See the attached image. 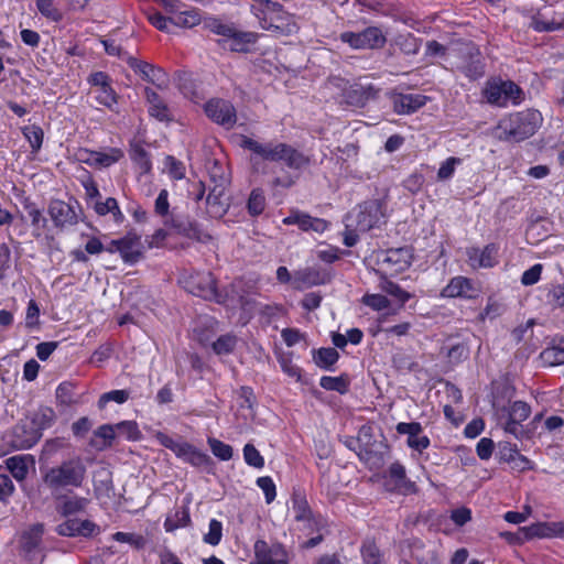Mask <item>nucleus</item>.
I'll return each instance as SVG.
<instances>
[{"label":"nucleus","instance_id":"a19ab883","mask_svg":"<svg viewBox=\"0 0 564 564\" xmlns=\"http://www.w3.org/2000/svg\"><path fill=\"white\" fill-rule=\"evenodd\" d=\"M191 522L189 512L186 508L176 510L173 516H170L164 521V529L166 532H173L178 528H184Z\"/></svg>","mask_w":564,"mask_h":564},{"label":"nucleus","instance_id":"7ed1b4c3","mask_svg":"<svg viewBox=\"0 0 564 564\" xmlns=\"http://www.w3.org/2000/svg\"><path fill=\"white\" fill-rule=\"evenodd\" d=\"M451 70L459 73L470 82L482 78L486 74L485 58L479 47L473 42L456 45L447 54Z\"/></svg>","mask_w":564,"mask_h":564},{"label":"nucleus","instance_id":"58836bf2","mask_svg":"<svg viewBox=\"0 0 564 564\" xmlns=\"http://www.w3.org/2000/svg\"><path fill=\"white\" fill-rule=\"evenodd\" d=\"M237 343V336L232 333H227L225 335L219 336L215 341H213L212 348L214 352L218 356L229 355L235 350Z\"/></svg>","mask_w":564,"mask_h":564},{"label":"nucleus","instance_id":"473e14b6","mask_svg":"<svg viewBox=\"0 0 564 564\" xmlns=\"http://www.w3.org/2000/svg\"><path fill=\"white\" fill-rule=\"evenodd\" d=\"M59 499H62V503L58 507V511L65 517L84 511L89 503L87 498L78 496H64L62 494Z\"/></svg>","mask_w":564,"mask_h":564},{"label":"nucleus","instance_id":"e433bc0d","mask_svg":"<svg viewBox=\"0 0 564 564\" xmlns=\"http://www.w3.org/2000/svg\"><path fill=\"white\" fill-rule=\"evenodd\" d=\"M94 209L99 216L111 214L116 223H122L124 219V216L119 208L118 202L113 197H108L105 202H96Z\"/></svg>","mask_w":564,"mask_h":564},{"label":"nucleus","instance_id":"864d4df0","mask_svg":"<svg viewBox=\"0 0 564 564\" xmlns=\"http://www.w3.org/2000/svg\"><path fill=\"white\" fill-rule=\"evenodd\" d=\"M530 405L523 401H514L508 410L509 417L521 423L530 416Z\"/></svg>","mask_w":564,"mask_h":564},{"label":"nucleus","instance_id":"bb28decb","mask_svg":"<svg viewBox=\"0 0 564 564\" xmlns=\"http://www.w3.org/2000/svg\"><path fill=\"white\" fill-rule=\"evenodd\" d=\"M259 39L258 33L250 31H238L234 28L228 41L230 42L229 48L237 53H248L250 46L256 44Z\"/></svg>","mask_w":564,"mask_h":564},{"label":"nucleus","instance_id":"b1692460","mask_svg":"<svg viewBox=\"0 0 564 564\" xmlns=\"http://www.w3.org/2000/svg\"><path fill=\"white\" fill-rule=\"evenodd\" d=\"M293 510L296 521L314 522L317 525V531H324L327 527V520L321 514H314L308 506L305 497L301 495L293 496Z\"/></svg>","mask_w":564,"mask_h":564},{"label":"nucleus","instance_id":"423d86ee","mask_svg":"<svg viewBox=\"0 0 564 564\" xmlns=\"http://www.w3.org/2000/svg\"><path fill=\"white\" fill-rule=\"evenodd\" d=\"M155 438L162 446L171 449L177 458L194 467L208 469L213 465V460L208 454L187 442H177L162 432H158Z\"/></svg>","mask_w":564,"mask_h":564},{"label":"nucleus","instance_id":"1a4fd4ad","mask_svg":"<svg viewBox=\"0 0 564 564\" xmlns=\"http://www.w3.org/2000/svg\"><path fill=\"white\" fill-rule=\"evenodd\" d=\"M412 252L409 247L390 248L376 253L379 271L387 274H398L405 271L412 262Z\"/></svg>","mask_w":564,"mask_h":564},{"label":"nucleus","instance_id":"f704fd0d","mask_svg":"<svg viewBox=\"0 0 564 564\" xmlns=\"http://www.w3.org/2000/svg\"><path fill=\"white\" fill-rule=\"evenodd\" d=\"M349 377L347 375H340L338 377L323 376L319 380V386L327 391H336L340 394H345L349 390Z\"/></svg>","mask_w":564,"mask_h":564},{"label":"nucleus","instance_id":"2eb2a0df","mask_svg":"<svg viewBox=\"0 0 564 564\" xmlns=\"http://www.w3.org/2000/svg\"><path fill=\"white\" fill-rule=\"evenodd\" d=\"M256 563L251 564H289L288 552L281 543L269 545L263 540L254 543Z\"/></svg>","mask_w":564,"mask_h":564},{"label":"nucleus","instance_id":"5fc2aeb1","mask_svg":"<svg viewBox=\"0 0 564 564\" xmlns=\"http://www.w3.org/2000/svg\"><path fill=\"white\" fill-rule=\"evenodd\" d=\"M164 165L167 169L169 175L176 181L185 177V165L182 161L176 160L173 155H166Z\"/></svg>","mask_w":564,"mask_h":564},{"label":"nucleus","instance_id":"9d476101","mask_svg":"<svg viewBox=\"0 0 564 564\" xmlns=\"http://www.w3.org/2000/svg\"><path fill=\"white\" fill-rule=\"evenodd\" d=\"M348 216H352L356 229L359 232H367L386 221L383 205L378 199L364 202L356 212L348 214Z\"/></svg>","mask_w":564,"mask_h":564},{"label":"nucleus","instance_id":"8fccbe9b","mask_svg":"<svg viewBox=\"0 0 564 564\" xmlns=\"http://www.w3.org/2000/svg\"><path fill=\"white\" fill-rule=\"evenodd\" d=\"M96 100L99 105L107 107L110 110L115 109L117 105V94L113 88L108 85L104 88H98L96 90Z\"/></svg>","mask_w":564,"mask_h":564},{"label":"nucleus","instance_id":"5701e85b","mask_svg":"<svg viewBox=\"0 0 564 564\" xmlns=\"http://www.w3.org/2000/svg\"><path fill=\"white\" fill-rule=\"evenodd\" d=\"M99 530L98 525L89 520L68 519L58 524L56 532L63 536H91Z\"/></svg>","mask_w":564,"mask_h":564},{"label":"nucleus","instance_id":"20e7f679","mask_svg":"<svg viewBox=\"0 0 564 564\" xmlns=\"http://www.w3.org/2000/svg\"><path fill=\"white\" fill-rule=\"evenodd\" d=\"M542 122V116L538 110H524L510 115L500 121L498 129L500 139L520 142L533 135Z\"/></svg>","mask_w":564,"mask_h":564},{"label":"nucleus","instance_id":"39448f33","mask_svg":"<svg viewBox=\"0 0 564 564\" xmlns=\"http://www.w3.org/2000/svg\"><path fill=\"white\" fill-rule=\"evenodd\" d=\"M482 97L495 107L518 106L524 100L523 89L510 79L490 77L482 88Z\"/></svg>","mask_w":564,"mask_h":564},{"label":"nucleus","instance_id":"37998d69","mask_svg":"<svg viewBox=\"0 0 564 564\" xmlns=\"http://www.w3.org/2000/svg\"><path fill=\"white\" fill-rule=\"evenodd\" d=\"M122 156V151L117 148H111L109 152L96 151L94 167H109Z\"/></svg>","mask_w":564,"mask_h":564},{"label":"nucleus","instance_id":"69168bd1","mask_svg":"<svg viewBox=\"0 0 564 564\" xmlns=\"http://www.w3.org/2000/svg\"><path fill=\"white\" fill-rule=\"evenodd\" d=\"M345 232H344V245L346 247H354L358 242V231L356 224L352 220V216H346Z\"/></svg>","mask_w":564,"mask_h":564},{"label":"nucleus","instance_id":"4be33fe9","mask_svg":"<svg viewBox=\"0 0 564 564\" xmlns=\"http://www.w3.org/2000/svg\"><path fill=\"white\" fill-rule=\"evenodd\" d=\"M284 225H295L303 231H315V232H324L328 224L326 220L322 218L312 217L308 214L294 210L283 219Z\"/></svg>","mask_w":564,"mask_h":564},{"label":"nucleus","instance_id":"ea45409f","mask_svg":"<svg viewBox=\"0 0 564 564\" xmlns=\"http://www.w3.org/2000/svg\"><path fill=\"white\" fill-rule=\"evenodd\" d=\"M380 289L387 294L395 297L402 304L408 302L411 297L410 293L401 289L399 284L390 281L386 274L380 278Z\"/></svg>","mask_w":564,"mask_h":564},{"label":"nucleus","instance_id":"4468645a","mask_svg":"<svg viewBox=\"0 0 564 564\" xmlns=\"http://www.w3.org/2000/svg\"><path fill=\"white\" fill-rule=\"evenodd\" d=\"M76 207H78L77 203L75 206L61 199H52L48 204L47 213L55 227L64 229L78 223Z\"/></svg>","mask_w":564,"mask_h":564},{"label":"nucleus","instance_id":"774afa93","mask_svg":"<svg viewBox=\"0 0 564 564\" xmlns=\"http://www.w3.org/2000/svg\"><path fill=\"white\" fill-rule=\"evenodd\" d=\"M362 302L376 311L386 310L390 306V301L381 294H366Z\"/></svg>","mask_w":564,"mask_h":564},{"label":"nucleus","instance_id":"72a5a7b5","mask_svg":"<svg viewBox=\"0 0 564 564\" xmlns=\"http://www.w3.org/2000/svg\"><path fill=\"white\" fill-rule=\"evenodd\" d=\"M339 354L335 348H319L313 350V360L317 367L325 370H333V366L338 361Z\"/></svg>","mask_w":564,"mask_h":564},{"label":"nucleus","instance_id":"c03bdc74","mask_svg":"<svg viewBox=\"0 0 564 564\" xmlns=\"http://www.w3.org/2000/svg\"><path fill=\"white\" fill-rule=\"evenodd\" d=\"M115 425L117 436L124 437L128 441H138L141 438V432L135 421H122Z\"/></svg>","mask_w":564,"mask_h":564},{"label":"nucleus","instance_id":"f03ea898","mask_svg":"<svg viewBox=\"0 0 564 564\" xmlns=\"http://www.w3.org/2000/svg\"><path fill=\"white\" fill-rule=\"evenodd\" d=\"M240 147L270 162H283L289 169L300 171L311 164L310 156L284 142L260 143L249 137L241 138Z\"/></svg>","mask_w":564,"mask_h":564},{"label":"nucleus","instance_id":"09e8293b","mask_svg":"<svg viewBox=\"0 0 564 564\" xmlns=\"http://www.w3.org/2000/svg\"><path fill=\"white\" fill-rule=\"evenodd\" d=\"M24 209L28 217L31 220V225L37 229H44L47 224V219L43 216L42 210L32 202L24 204Z\"/></svg>","mask_w":564,"mask_h":564},{"label":"nucleus","instance_id":"393cba45","mask_svg":"<svg viewBox=\"0 0 564 564\" xmlns=\"http://www.w3.org/2000/svg\"><path fill=\"white\" fill-rule=\"evenodd\" d=\"M427 97L421 94H395L392 96V106L398 115H410L423 107Z\"/></svg>","mask_w":564,"mask_h":564},{"label":"nucleus","instance_id":"aec40b11","mask_svg":"<svg viewBox=\"0 0 564 564\" xmlns=\"http://www.w3.org/2000/svg\"><path fill=\"white\" fill-rule=\"evenodd\" d=\"M119 254L124 263L133 265L143 258L141 237L129 232L120 238Z\"/></svg>","mask_w":564,"mask_h":564},{"label":"nucleus","instance_id":"6e6552de","mask_svg":"<svg viewBox=\"0 0 564 564\" xmlns=\"http://www.w3.org/2000/svg\"><path fill=\"white\" fill-rule=\"evenodd\" d=\"M180 283L188 293L195 296L220 302L216 280L210 272L183 273Z\"/></svg>","mask_w":564,"mask_h":564},{"label":"nucleus","instance_id":"f257e3e1","mask_svg":"<svg viewBox=\"0 0 564 564\" xmlns=\"http://www.w3.org/2000/svg\"><path fill=\"white\" fill-rule=\"evenodd\" d=\"M86 478L87 467L78 456L48 468L42 476L43 484L56 499H59L64 492L80 488Z\"/></svg>","mask_w":564,"mask_h":564},{"label":"nucleus","instance_id":"0e129e2a","mask_svg":"<svg viewBox=\"0 0 564 564\" xmlns=\"http://www.w3.org/2000/svg\"><path fill=\"white\" fill-rule=\"evenodd\" d=\"M154 212L156 215L163 217L164 219H166L171 215L167 189L163 188L160 191L155 199Z\"/></svg>","mask_w":564,"mask_h":564},{"label":"nucleus","instance_id":"de8ad7c7","mask_svg":"<svg viewBox=\"0 0 564 564\" xmlns=\"http://www.w3.org/2000/svg\"><path fill=\"white\" fill-rule=\"evenodd\" d=\"M15 487L11 477L6 473L4 467L0 465V501L8 503Z\"/></svg>","mask_w":564,"mask_h":564},{"label":"nucleus","instance_id":"49530a36","mask_svg":"<svg viewBox=\"0 0 564 564\" xmlns=\"http://www.w3.org/2000/svg\"><path fill=\"white\" fill-rule=\"evenodd\" d=\"M200 22L198 10L182 11L173 18V24L183 28H193Z\"/></svg>","mask_w":564,"mask_h":564},{"label":"nucleus","instance_id":"e2e57ef3","mask_svg":"<svg viewBox=\"0 0 564 564\" xmlns=\"http://www.w3.org/2000/svg\"><path fill=\"white\" fill-rule=\"evenodd\" d=\"M56 400L62 405H70L74 403V387L69 382H62L56 389Z\"/></svg>","mask_w":564,"mask_h":564},{"label":"nucleus","instance_id":"bf43d9fd","mask_svg":"<svg viewBox=\"0 0 564 564\" xmlns=\"http://www.w3.org/2000/svg\"><path fill=\"white\" fill-rule=\"evenodd\" d=\"M245 462L254 468H262L264 466V458L260 452L252 445L246 444L243 447Z\"/></svg>","mask_w":564,"mask_h":564},{"label":"nucleus","instance_id":"6ab92c4d","mask_svg":"<svg viewBox=\"0 0 564 564\" xmlns=\"http://www.w3.org/2000/svg\"><path fill=\"white\" fill-rule=\"evenodd\" d=\"M498 246L496 243H488L482 249L477 247L468 248L466 251L468 262L474 269L494 268L497 263Z\"/></svg>","mask_w":564,"mask_h":564},{"label":"nucleus","instance_id":"ddd939ff","mask_svg":"<svg viewBox=\"0 0 564 564\" xmlns=\"http://www.w3.org/2000/svg\"><path fill=\"white\" fill-rule=\"evenodd\" d=\"M205 112L209 119L226 129H231L237 121L234 105L224 99H210L207 101Z\"/></svg>","mask_w":564,"mask_h":564},{"label":"nucleus","instance_id":"052dcab7","mask_svg":"<svg viewBox=\"0 0 564 564\" xmlns=\"http://www.w3.org/2000/svg\"><path fill=\"white\" fill-rule=\"evenodd\" d=\"M208 174L215 186H226L229 182L225 167L218 161L213 162L208 169Z\"/></svg>","mask_w":564,"mask_h":564},{"label":"nucleus","instance_id":"2f4dec72","mask_svg":"<svg viewBox=\"0 0 564 564\" xmlns=\"http://www.w3.org/2000/svg\"><path fill=\"white\" fill-rule=\"evenodd\" d=\"M225 186H214L206 197L209 213L214 217H221L227 212V205L223 202Z\"/></svg>","mask_w":564,"mask_h":564},{"label":"nucleus","instance_id":"c756f323","mask_svg":"<svg viewBox=\"0 0 564 564\" xmlns=\"http://www.w3.org/2000/svg\"><path fill=\"white\" fill-rule=\"evenodd\" d=\"M30 455H15L6 459L4 470H9L12 477L18 481H23L29 474V463H33Z\"/></svg>","mask_w":564,"mask_h":564},{"label":"nucleus","instance_id":"a878e982","mask_svg":"<svg viewBox=\"0 0 564 564\" xmlns=\"http://www.w3.org/2000/svg\"><path fill=\"white\" fill-rule=\"evenodd\" d=\"M13 445L17 448H31L41 438V433L34 426V423H21L13 430Z\"/></svg>","mask_w":564,"mask_h":564},{"label":"nucleus","instance_id":"4d7b16f0","mask_svg":"<svg viewBox=\"0 0 564 564\" xmlns=\"http://www.w3.org/2000/svg\"><path fill=\"white\" fill-rule=\"evenodd\" d=\"M223 536V524L216 519H212L209 522L208 532L204 535L203 540L209 545H218Z\"/></svg>","mask_w":564,"mask_h":564},{"label":"nucleus","instance_id":"f3484780","mask_svg":"<svg viewBox=\"0 0 564 564\" xmlns=\"http://www.w3.org/2000/svg\"><path fill=\"white\" fill-rule=\"evenodd\" d=\"M128 65L140 76L143 80L151 83L159 88L167 85V76L160 67H155L147 62L138 61L135 57H127Z\"/></svg>","mask_w":564,"mask_h":564},{"label":"nucleus","instance_id":"cd10ccee","mask_svg":"<svg viewBox=\"0 0 564 564\" xmlns=\"http://www.w3.org/2000/svg\"><path fill=\"white\" fill-rule=\"evenodd\" d=\"M145 98L149 104V115L159 121L172 120L170 109L164 100L150 87L144 89Z\"/></svg>","mask_w":564,"mask_h":564},{"label":"nucleus","instance_id":"79ce46f5","mask_svg":"<svg viewBox=\"0 0 564 564\" xmlns=\"http://www.w3.org/2000/svg\"><path fill=\"white\" fill-rule=\"evenodd\" d=\"M24 138L29 141L32 152H37L42 148L44 132L41 127L30 124L22 128Z\"/></svg>","mask_w":564,"mask_h":564},{"label":"nucleus","instance_id":"0eeeda50","mask_svg":"<svg viewBox=\"0 0 564 564\" xmlns=\"http://www.w3.org/2000/svg\"><path fill=\"white\" fill-rule=\"evenodd\" d=\"M254 15L263 30L278 35H291L297 31V25L293 18L283 10L281 3H279V10L276 11H267V7L256 9Z\"/></svg>","mask_w":564,"mask_h":564},{"label":"nucleus","instance_id":"c85d7f7f","mask_svg":"<svg viewBox=\"0 0 564 564\" xmlns=\"http://www.w3.org/2000/svg\"><path fill=\"white\" fill-rule=\"evenodd\" d=\"M530 28L536 32H554L564 28V18L550 17L546 12H538L532 17Z\"/></svg>","mask_w":564,"mask_h":564},{"label":"nucleus","instance_id":"dca6fc26","mask_svg":"<svg viewBox=\"0 0 564 564\" xmlns=\"http://www.w3.org/2000/svg\"><path fill=\"white\" fill-rule=\"evenodd\" d=\"M379 89L372 84L355 83L347 88H344L345 102L352 107L362 108L370 100L377 98Z\"/></svg>","mask_w":564,"mask_h":564},{"label":"nucleus","instance_id":"f8f14e48","mask_svg":"<svg viewBox=\"0 0 564 564\" xmlns=\"http://www.w3.org/2000/svg\"><path fill=\"white\" fill-rule=\"evenodd\" d=\"M163 223L166 227L172 228L186 238L199 242H207L212 239L210 235L205 232L197 221L187 216L172 213Z\"/></svg>","mask_w":564,"mask_h":564},{"label":"nucleus","instance_id":"a18cd8bd","mask_svg":"<svg viewBox=\"0 0 564 564\" xmlns=\"http://www.w3.org/2000/svg\"><path fill=\"white\" fill-rule=\"evenodd\" d=\"M208 445L212 453L220 460H229L234 455V449L229 444H226L217 438L209 437Z\"/></svg>","mask_w":564,"mask_h":564},{"label":"nucleus","instance_id":"3c124183","mask_svg":"<svg viewBox=\"0 0 564 564\" xmlns=\"http://www.w3.org/2000/svg\"><path fill=\"white\" fill-rule=\"evenodd\" d=\"M129 399V391L127 390H111L109 392L102 393L98 400V408L100 410L105 409L106 405L113 401L118 404L124 403Z\"/></svg>","mask_w":564,"mask_h":564},{"label":"nucleus","instance_id":"7c9ffc66","mask_svg":"<svg viewBox=\"0 0 564 564\" xmlns=\"http://www.w3.org/2000/svg\"><path fill=\"white\" fill-rule=\"evenodd\" d=\"M129 155L141 175L149 174L152 170L150 153L138 142L130 144Z\"/></svg>","mask_w":564,"mask_h":564},{"label":"nucleus","instance_id":"13d9d810","mask_svg":"<svg viewBox=\"0 0 564 564\" xmlns=\"http://www.w3.org/2000/svg\"><path fill=\"white\" fill-rule=\"evenodd\" d=\"M462 163V159L449 156L447 158L440 166L437 171V180L438 181H447L449 180L454 173L457 165Z\"/></svg>","mask_w":564,"mask_h":564},{"label":"nucleus","instance_id":"412c9836","mask_svg":"<svg viewBox=\"0 0 564 564\" xmlns=\"http://www.w3.org/2000/svg\"><path fill=\"white\" fill-rule=\"evenodd\" d=\"M441 296L474 299L477 296V289L470 279L458 275L451 279L448 284L442 290Z\"/></svg>","mask_w":564,"mask_h":564},{"label":"nucleus","instance_id":"9b49d317","mask_svg":"<svg viewBox=\"0 0 564 564\" xmlns=\"http://www.w3.org/2000/svg\"><path fill=\"white\" fill-rule=\"evenodd\" d=\"M340 40L356 50L380 48L386 44V36L377 26H368L361 32H344Z\"/></svg>","mask_w":564,"mask_h":564},{"label":"nucleus","instance_id":"6e6d98bb","mask_svg":"<svg viewBox=\"0 0 564 564\" xmlns=\"http://www.w3.org/2000/svg\"><path fill=\"white\" fill-rule=\"evenodd\" d=\"M112 539L117 542L129 543L137 550L143 549L147 544V540L144 539V536L135 533L116 532L112 535Z\"/></svg>","mask_w":564,"mask_h":564},{"label":"nucleus","instance_id":"c9c22d12","mask_svg":"<svg viewBox=\"0 0 564 564\" xmlns=\"http://www.w3.org/2000/svg\"><path fill=\"white\" fill-rule=\"evenodd\" d=\"M394 45L405 55H415L420 51L421 41L412 33L398 34Z\"/></svg>","mask_w":564,"mask_h":564},{"label":"nucleus","instance_id":"680f3d73","mask_svg":"<svg viewBox=\"0 0 564 564\" xmlns=\"http://www.w3.org/2000/svg\"><path fill=\"white\" fill-rule=\"evenodd\" d=\"M361 555L365 564H384L379 547L375 543L364 544Z\"/></svg>","mask_w":564,"mask_h":564},{"label":"nucleus","instance_id":"603ef678","mask_svg":"<svg viewBox=\"0 0 564 564\" xmlns=\"http://www.w3.org/2000/svg\"><path fill=\"white\" fill-rule=\"evenodd\" d=\"M36 8L43 17L54 22L63 18L61 11L54 7V0H36Z\"/></svg>","mask_w":564,"mask_h":564},{"label":"nucleus","instance_id":"a211bd4d","mask_svg":"<svg viewBox=\"0 0 564 564\" xmlns=\"http://www.w3.org/2000/svg\"><path fill=\"white\" fill-rule=\"evenodd\" d=\"M43 533L44 525L42 523L32 524L22 532L20 547L28 558L33 560L40 555Z\"/></svg>","mask_w":564,"mask_h":564},{"label":"nucleus","instance_id":"4c0bfd02","mask_svg":"<svg viewBox=\"0 0 564 564\" xmlns=\"http://www.w3.org/2000/svg\"><path fill=\"white\" fill-rule=\"evenodd\" d=\"M267 206V199L263 189L253 188L247 200L248 214L252 217L261 215Z\"/></svg>","mask_w":564,"mask_h":564},{"label":"nucleus","instance_id":"338daca9","mask_svg":"<svg viewBox=\"0 0 564 564\" xmlns=\"http://www.w3.org/2000/svg\"><path fill=\"white\" fill-rule=\"evenodd\" d=\"M257 485L263 491L264 497H265V502L271 503L275 499V496H276L275 485H274L272 478L269 476L259 477L257 479Z\"/></svg>","mask_w":564,"mask_h":564}]
</instances>
